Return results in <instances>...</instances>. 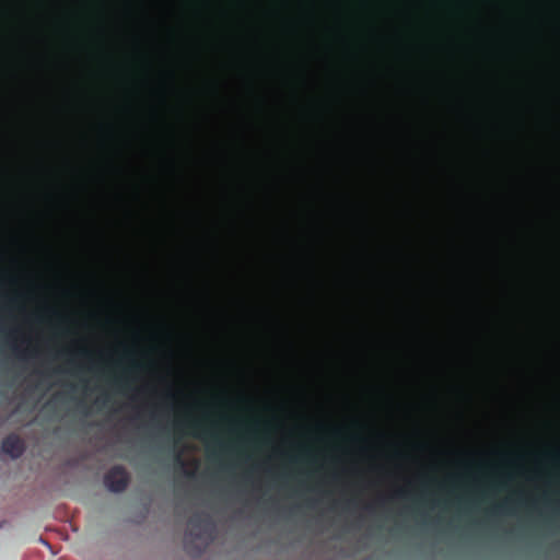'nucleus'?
Segmentation results:
<instances>
[{"label": "nucleus", "instance_id": "8", "mask_svg": "<svg viewBox=\"0 0 560 560\" xmlns=\"http://www.w3.org/2000/svg\"><path fill=\"white\" fill-rule=\"evenodd\" d=\"M79 350L82 354H84L86 357H91V352L86 347H81Z\"/></svg>", "mask_w": 560, "mask_h": 560}, {"label": "nucleus", "instance_id": "2", "mask_svg": "<svg viewBox=\"0 0 560 560\" xmlns=\"http://www.w3.org/2000/svg\"><path fill=\"white\" fill-rule=\"evenodd\" d=\"M24 450L23 441L16 435H9L2 442V451L12 458H18Z\"/></svg>", "mask_w": 560, "mask_h": 560}, {"label": "nucleus", "instance_id": "3", "mask_svg": "<svg viewBox=\"0 0 560 560\" xmlns=\"http://www.w3.org/2000/svg\"><path fill=\"white\" fill-rule=\"evenodd\" d=\"M282 79L287 78V0H282Z\"/></svg>", "mask_w": 560, "mask_h": 560}, {"label": "nucleus", "instance_id": "7", "mask_svg": "<svg viewBox=\"0 0 560 560\" xmlns=\"http://www.w3.org/2000/svg\"><path fill=\"white\" fill-rule=\"evenodd\" d=\"M315 428L317 431H323L325 429V423L323 421H316Z\"/></svg>", "mask_w": 560, "mask_h": 560}, {"label": "nucleus", "instance_id": "4", "mask_svg": "<svg viewBox=\"0 0 560 560\" xmlns=\"http://www.w3.org/2000/svg\"><path fill=\"white\" fill-rule=\"evenodd\" d=\"M303 452L306 456L307 460L311 464H316L318 460L317 452L314 450V447L310 443L303 444Z\"/></svg>", "mask_w": 560, "mask_h": 560}, {"label": "nucleus", "instance_id": "1", "mask_svg": "<svg viewBox=\"0 0 560 560\" xmlns=\"http://www.w3.org/2000/svg\"><path fill=\"white\" fill-rule=\"evenodd\" d=\"M128 483V474L120 466L113 467L105 476V485L113 492H121Z\"/></svg>", "mask_w": 560, "mask_h": 560}, {"label": "nucleus", "instance_id": "6", "mask_svg": "<svg viewBox=\"0 0 560 560\" xmlns=\"http://www.w3.org/2000/svg\"><path fill=\"white\" fill-rule=\"evenodd\" d=\"M409 494V490L408 488L406 487H401V488H398L396 491H395V495L396 497H399V498H405Z\"/></svg>", "mask_w": 560, "mask_h": 560}, {"label": "nucleus", "instance_id": "5", "mask_svg": "<svg viewBox=\"0 0 560 560\" xmlns=\"http://www.w3.org/2000/svg\"><path fill=\"white\" fill-rule=\"evenodd\" d=\"M206 434V430L201 428V425L196 422L194 427V435L197 438H202Z\"/></svg>", "mask_w": 560, "mask_h": 560}, {"label": "nucleus", "instance_id": "9", "mask_svg": "<svg viewBox=\"0 0 560 560\" xmlns=\"http://www.w3.org/2000/svg\"><path fill=\"white\" fill-rule=\"evenodd\" d=\"M307 434L313 436L314 435V431L312 429L307 428Z\"/></svg>", "mask_w": 560, "mask_h": 560}]
</instances>
